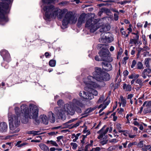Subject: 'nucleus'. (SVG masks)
Listing matches in <instances>:
<instances>
[{
  "label": "nucleus",
  "mask_w": 151,
  "mask_h": 151,
  "mask_svg": "<svg viewBox=\"0 0 151 151\" xmlns=\"http://www.w3.org/2000/svg\"><path fill=\"white\" fill-rule=\"evenodd\" d=\"M18 104H15L14 106L16 115H11L9 113L8 115V120L9 125L10 134L18 132L19 131L18 128L20 124V119H21L22 122L26 123L30 119H36L37 118L38 114V107L33 104H30L29 108L25 104H23L20 107L21 111L17 107Z\"/></svg>",
  "instance_id": "f257e3e1"
},
{
  "label": "nucleus",
  "mask_w": 151,
  "mask_h": 151,
  "mask_svg": "<svg viewBox=\"0 0 151 151\" xmlns=\"http://www.w3.org/2000/svg\"><path fill=\"white\" fill-rule=\"evenodd\" d=\"M44 11V19L46 20L55 19L57 17L61 19L64 16L62 21V25L66 26L69 23L75 24L77 20L73 13L70 12L65 13L66 10H61L55 7L53 5H43L42 6Z\"/></svg>",
  "instance_id": "f03ea898"
},
{
  "label": "nucleus",
  "mask_w": 151,
  "mask_h": 151,
  "mask_svg": "<svg viewBox=\"0 0 151 151\" xmlns=\"http://www.w3.org/2000/svg\"><path fill=\"white\" fill-rule=\"evenodd\" d=\"M93 76H89L84 78L83 82L87 83L91 82L90 84L93 87H99L100 82L102 81H108L110 79L109 75L107 73L103 72L101 69L99 68H95V71L93 73Z\"/></svg>",
  "instance_id": "7ed1b4c3"
},
{
  "label": "nucleus",
  "mask_w": 151,
  "mask_h": 151,
  "mask_svg": "<svg viewBox=\"0 0 151 151\" xmlns=\"http://www.w3.org/2000/svg\"><path fill=\"white\" fill-rule=\"evenodd\" d=\"M111 20V19L109 17H104L101 19H97L90 18L86 22L85 27L91 33L95 32L101 26L106 23V22L109 23L107 20Z\"/></svg>",
  "instance_id": "20e7f679"
},
{
  "label": "nucleus",
  "mask_w": 151,
  "mask_h": 151,
  "mask_svg": "<svg viewBox=\"0 0 151 151\" xmlns=\"http://www.w3.org/2000/svg\"><path fill=\"white\" fill-rule=\"evenodd\" d=\"M111 20V19L109 17H104L101 19H97L90 18L86 22L85 27L91 33L95 32L101 26L106 23V22L109 23L107 20Z\"/></svg>",
  "instance_id": "39448f33"
},
{
  "label": "nucleus",
  "mask_w": 151,
  "mask_h": 151,
  "mask_svg": "<svg viewBox=\"0 0 151 151\" xmlns=\"http://www.w3.org/2000/svg\"><path fill=\"white\" fill-rule=\"evenodd\" d=\"M13 0H2L0 2V24H4L8 21L5 14L9 12L10 5Z\"/></svg>",
  "instance_id": "423d86ee"
},
{
  "label": "nucleus",
  "mask_w": 151,
  "mask_h": 151,
  "mask_svg": "<svg viewBox=\"0 0 151 151\" xmlns=\"http://www.w3.org/2000/svg\"><path fill=\"white\" fill-rule=\"evenodd\" d=\"M55 113L59 119L63 120H65L66 115L68 114L73 115L75 113V110L71 104H66L62 108L57 107L55 108Z\"/></svg>",
  "instance_id": "0eeeda50"
},
{
  "label": "nucleus",
  "mask_w": 151,
  "mask_h": 151,
  "mask_svg": "<svg viewBox=\"0 0 151 151\" xmlns=\"http://www.w3.org/2000/svg\"><path fill=\"white\" fill-rule=\"evenodd\" d=\"M86 86L84 88L85 91H81L79 95L82 98L88 100H91L93 98V95L97 96L98 94L97 91L94 90L93 88H96L97 87H93L90 85L91 82H89L86 83L84 82Z\"/></svg>",
  "instance_id": "6e6552de"
},
{
  "label": "nucleus",
  "mask_w": 151,
  "mask_h": 151,
  "mask_svg": "<svg viewBox=\"0 0 151 151\" xmlns=\"http://www.w3.org/2000/svg\"><path fill=\"white\" fill-rule=\"evenodd\" d=\"M97 48L101 49V50L99 52V54L101 58V60L108 62H111L112 61V59L110 56V54L108 50V47L105 44H99L97 46Z\"/></svg>",
  "instance_id": "1a4fd4ad"
},
{
  "label": "nucleus",
  "mask_w": 151,
  "mask_h": 151,
  "mask_svg": "<svg viewBox=\"0 0 151 151\" xmlns=\"http://www.w3.org/2000/svg\"><path fill=\"white\" fill-rule=\"evenodd\" d=\"M101 36V38L99 39L101 42L110 43L114 40L113 35L109 32L103 33Z\"/></svg>",
  "instance_id": "9d476101"
},
{
  "label": "nucleus",
  "mask_w": 151,
  "mask_h": 151,
  "mask_svg": "<svg viewBox=\"0 0 151 151\" xmlns=\"http://www.w3.org/2000/svg\"><path fill=\"white\" fill-rule=\"evenodd\" d=\"M88 16L85 14H82L80 16L77 23L78 26H80L83 23L85 22V20L87 19Z\"/></svg>",
  "instance_id": "9b49d317"
},
{
  "label": "nucleus",
  "mask_w": 151,
  "mask_h": 151,
  "mask_svg": "<svg viewBox=\"0 0 151 151\" xmlns=\"http://www.w3.org/2000/svg\"><path fill=\"white\" fill-rule=\"evenodd\" d=\"M106 127V125H104L100 130L97 132V133L100 134V135L98 137V138L99 139H100L102 138L104 135L106 134L109 131V127H108L106 128V130L105 131H103V130L105 129Z\"/></svg>",
  "instance_id": "f8f14e48"
},
{
  "label": "nucleus",
  "mask_w": 151,
  "mask_h": 151,
  "mask_svg": "<svg viewBox=\"0 0 151 151\" xmlns=\"http://www.w3.org/2000/svg\"><path fill=\"white\" fill-rule=\"evenodd\" d=\"M104 62L102 63V67L103 69L106 71H109L112 69L111 65L109 63Z\"/></svg>",
  "instance_id": "ddd939ff"
},
{
  "label": "nucleus",
  "mask_w": 151,
  "mask_h": 151,
  "mask_svg": "<svg viewBox=\"0 0 151 151\" xmlns=\"http://www.w3.org/2000/svg\"><path fill=\"white\" fill-rule=\"evenodd\" d=\"M1 55L3 58L4 60H7L9 59V54L8 52L5 50H2L1 52Z\"/></svg>",
  "instance_id": "4468645a"
},
{
  "label": "nucleus",
  "mask_w": 151,
  "mask_h": 151,
  "mask_svg": "<svg viewBox=\"0 0 151 151\" xmlns=\"http://www.w3.org/2000/svg\"><path fill=\"white\" fill-rule=\"evenodd\" d=\"M151 73V69L150 68L144 69L142 73V76L144 79L146 78L147 76H149L148 74Z\"/></svg>",
  "instance_id": "2eb2a0df"
},
{
  "label": "nucleus",
  "mask_w": 151,
  "mask_h": 151,
  "mask_svg": "<svg viewBox=\"0 0 151 151\" xmlns=\"http://www.w3.org/2000/svg\"><path fill=\"white\" fill-rule=\"evenodd\" d=\"M7 124L4 122L1 123L0 126V131L2 132H6L7 129Z\"/></svg>",
  "instance_id": "dca6fc26"
},
{
  "label": "nucleus",
  "mask_w": 151,
  "mask_h": 151,
  "mask_svg": "<svg viewBox=\"0 0 151 151\" xmlns=\"http://www.w3.org/2000/svg\"><path fill=\"white\" fill-rule=\"evenodd\" d=\"M48 120L52 123H54L55 121V114L52 112L48 113Z\"/></svg>",
  "instance_id": "f3484780"
},
{
  "label": "nucleus",
  "mask_w": 151,
  "mask_h": 151,
  "mask_svg": "<svg viewBox=\"0 0 151 151\" xmlns=\"http://www.w3.org/2000/svg\"><path fill=\"white\" fill-rule=\"evenodd\" d=\"M102 26V28L100 29L99 30L101 32H106L109 30L111 28V26L109 24L105 26L103 25Z\"/></svg>",
  "instance_id": "a211bd4d"
},
{
  "label": "nucleus",
  "mask_w": 151,
  "mask_h": 151,
  "mask_svg": "<svg viewBox=\"0 0 151 151\" xmlns=\"http://www.w3.org/2000/svg\"><path fill=\"white\" fill-rule=\"evenodd\" d=\"M40 118L42 119V122L45 124H47L48 123L49 120L46 115L43 114L41 115Z\"/></svg>",
  "instance_id": "6ab92c4d"
},
{
  "label": "nucleus",
  "mask_w": 151,
  "mask_h": 151,
  "mask_svg": "<svg viewBox=\"0 0 151 151\" xmlns=\"http://www.w3.org/2000/svg\"><path fill=\"white\" fill-rule=\"evenodd\" d=\"M81 122V121H78L76 123H73L72 124L69 125L68 127L70 129H72L75 128H76L79 125Z\"/></svg>",
  "instance_id": "aec40b11"
},
{
  "label": "nucleus",
  "mask_w": 151,
  "mask_h": 151,
  "mask_svg": "<svg viewBox=\"0 0 151 151\" xmlns=\"http://www.w3.org/2000/svg\"><path fill=\"white\" fill-rule=\"evenodd\" d=\"M123 88L125 91H130L131 90L132 87L130 85L124 83L123 85Z\"/></svg>",
  "instance_id": "412c9836"
},
{
  "label": "nucleus",
  "mask_w": 151,
  "mask_h": 151,
  "mask_svg": "<svg viewBox=\"0 0 151 151\" xmlns=\"http://www.w3.org/2000/svg\"><path fill=\"white\" fill-rule=\"evenodd\" d=\"M39 146L40 148L44 151H49V148L48 147L46 146L45 145L41 143L39 145Z\"/></svg>",
  "instance_id": "4be33fe9"
},
{
  "label": "nucleus",
  "mask_w": 151,
  "mask_h": 151,
  "mask_svg": "<svg viewBox=\"0 0 151 151\" xmlns=\"http://www.w3.org/2000/svg\"><path fill=\"white\" fill-rule=\"evenodd\" d=\"M120 98L121 99V104H122V106L124 107L126 106V100L125 98H124L122 96H120Z\"/></svg>",
  "instance_id": "5701e85b"
},
{
  "label": "nucleus",
  "mask_w": 151,
  "mask_h": 151,
  "mask_svg": "<svg viewBox=\"0 0 151 151\" xmlns=\"http://www.w3.org/2000/svg\"><path fill=\"white\" fill-rule=\"evenodd\" d=\"M27 133L29 134H32L34 136L39 135L41 134V133H40V131H36L33 130L28 131L27 132Z\"/></svg>",
  "instance_id": "b1692460"
},
{
  "label": "nucleus",
  "mask_w": 151,
  "mask_h": 151,
  "mask_svg": "<svg viewBox=\"0 0 151 151\" xmlns=\"http://www.w3.org/2000/svg\"><path fill=\"white\" fill-rule=\"evenodd\" d=\"M73 101L76 104L81 107H83L84 106V105L80 102L79 100H76V99H74L73 100Z\"/></svg>",
  "instance_id": "393cba45"
},
{
  "label": "nucleus",
  "mask_w": 151,
  "mask_h": 151,
  "mask_svg": "<svg viewBox=\"0 0 151 151\" xmlns=\"http://www.w3.org/2000/svg\"><path fill=\"white\" fill-rule=\"evenodd\" d=\"M47 143L49 145H52L56 147L58 146V145L56 142L55 141L52 140L47 141Z\"/></svg>",
  "instance_id": "a878e982"
},
{
  "label": "nucleus",
  "mask_w": 151,
  "mask_h": 151,
  "mask_svg": "<svg viewBox=\"0 0 151 151\" xmlns=\"http://www.w3.org/2000/svg\"><path fill=\"white\" fill-rule=\"evenodd\" d=\"M151 60V58H146L144 61V64L146 65V67L147 68L150 67V65L149 64V61Z\"/></svg>",
  "instance_id": "bb28decb"
},
{
  "label": "nucleus",
  "mask_w": 151,
  "mask_h": 151,
  "mask_svg": "<svg viewBox=\"0 0 151 151\" xmlns=\"http://www.w3.org/2000/svg\"><path fill=\"white\" fill-rule=\"evenodd\" d=\"M108 104H107L106 105L105 104H103L100 105L98 107V108L100 109L101 107L102 108L100 110L99 113H101L106 107L107 105Z\"/></svg>",
  "instance_id": "cd10ccee"
},
{
  "label": "nucleus",
  "mask_w": 151,
  "mask_h": 151,
  "mask_svg": "<svg viewBox=\"0 0 151 151\" xmlns=\"http://www.w3.org/2000/svg\"><path fill=\"white\" fill-rule=\"evenodd\" d=\"M145 106V107L151 108V101H145L143 104L142 106Z\"/></svg>",
  "instance_id": "c85d7f7f"
},
{
  "label": "nucleus",
  "mask_w": 151,
  "mask_h": 151,
  "mask_svg": "<svg viewBox=\"0 0 151 151\" xmlns=\"http://www.w3.org/2000/svg\"><path fill=\"white\" fill-rule=\"evenodd\" d=\"M137 68L138 69L141 70L144 68L142 63L140 62L137 63Z\"/></svg>",
  "instance_id": "c756f323"
},
{
  "label": "nucleus",
  "mask_w": 151,
  "mask_h": 151,
  "mask_svg": "<svg viewBox=\"0 0 151 151\" xmlns=\"http://www.w3.org/2000/svg\"><path fill=\"white\" fill-rule=\"evenodd\" d=\"M136 83L139 84L141 86H142L143 85V82L142 80L141 79L138 78L136 81Z\"/></svg>",
  "instance_id": "7c9ffc66"
},
{
  "label": "nucleus",
  "mask_w": 151,
  "mask_h": 151,
  "mask_svg": "<svg viewBox=\"0 0 151 151\" xmlns=\"http://www.w3.org/2000/svg\"><path fill=\"white\" fill-rule=\"evenodd\" d=\"M151 112V108L145 107L144 109L143 112L145 114H147Z\"/></svg>",
  "instance_id": "2f4dec72"
},
{
  "label": "nucleus",
  "mask_w": 151,
  "mask_h": 151,
  "mask_svg": "<svg viewBox=\"0 0 151 151\" xmlns=\"http://www.w3.org/2000/svg\"><path fill=\"white\" fill-rule=\"evenodd\" d=\"M55 0H42V2L44 4H50L54 2Z\"/></svg>",
  "instance_id": "473e14b6"
},
{
  "label": "nucleus",
  "mask_w": 151,
  "mask_h": 151,
  "mask_svg": "<svg viewBox=\"0 0 151 151\" xmlns=\"http://www.w3.org/2000/svg\"><path fill=\"white\" fill-rule=\"evenodd\" d=\"M56 64V61L54 60H51L49 62V65L51 67H54Z\"/></svg>",
  "instance_id": "72a5a7b5"
},
{
  "label": "nucleus",
  "mask_w": 151,
  "mask_h": 151,
  "mask_svg": "<svg viewBox=\"0 0 151 151\" xmlns=\"http://www.w3.org/2000/svg\"><path fill=\"white\" fill-rule=\"evenodd\" d=\"M107 142L108 140L107 139H104L100 140V143L101 145H103L107 144Z\"/></svg>",
  "instance_id": "f704fd0d"
},
{
  "label": "nucleus",
  "mask_w": 151,
  "mask_h": 151,
  "mask_svg": "<svg viewBox=\"0 0 151 151\" xmlns=\"http://www.w3.org/2000/svg\"><path fill=\"white\" fill-rule=\"evenodd\" d=\"M95 109L96 108H88L86 110L85 112L86 114L90 113L94 111Z\"/></svg>",
  "instance_id": "c9c22d12"
},
{
  "label": "nucleus",
  "mask_w": 151,
  "mask_h": 151,
  "mask_svg": "<svg viewBox=\"0 0 151 151\" xmlns=\"http://www.w3.org/2000/svg\"><path fill=\"white\" fill-rule=\"evenodd\" d=\"M70 145L72 147V149L74 150L76 149L78 147L76 143L71 142Z\"/></svg>",
  "instance_id": "e433bc0d"
},
{
  "label": "nucleus",
  "mask_w": 151,
  "mask_h": 151,
  "mask_svg": "<svg viewBox=\"0 0 151 151\" xmlns=\"http://www.w3.org/2000/svg\"><path fill=\"white\" fill-rule=\"evenodd\" d=\"M116 113L115 112L113 113L111 115V117H113V120L114 121H115L117 119V117L115 116Z\"/></svg>",
  "instance_id": "4c0bfd02"
},
{
  "label": "nucleus",
  "mask_w": 151,
  "mask_h": 151,
  "mask_svg": "<svg viewBox=\"0 0 151 151\" xmlns=\"http://www.w3.org/2000/svg\"><path fill=\"white\" fill-rule=\"evenodd\" d=\"M116 148V147L115 146H111L108 148L107 150L109 151H111L115 150Z\"/></svg>",
  "instance_id": "58836bf2"
},
{
  "label": "nucleus",
  "mask_w": 151,
  "mask_h": 151,
  "mask_svg": "<svg viewBox=\"0 0 151 151\" xmlns=\"http://www.w3.org/2000/svg\"><path fill=\"white\" fill-rule=\"evenodd\" d=\"M137 64V62L135 60H133L132 63V64L131 66V67L132 68H133Z\"/></svg>",
  "instance_id": "ea45409f"
},
{
  "label": "nucleus",
  "mask_w": 151,
  "mask_h": 151,
  "mask_svg": "<svg viewBox=\"0 0 151 151\" xmlns=\"http://www.w3.org/2000/svg\"><path fill=\"white\" fill-rule=\"evenodd\" d=\"M137 146L140 147H142L143 146V141H140L137 144Z\"/></svg>",
  "instance_id": "a19ab883"
},
{
  "label": "nucleus",
  "mask_w": 151,
  "mask_h": 151,
  "mask_svg": "<svg viewBox=\"0 0 151 151\" xmlns=\"http://www.w3.org/2000/svg\"><path fill=\"white\" fill-rule=\"evenodd\" d=\"M137 42V40H135V39H132L130 40V43L132 44L134 43L135 44H136Z\"/></svg>",
  "instance_id": "79ce46f5"
},
{
  "label": "nucleus",
  "mask_w": 151,
  "mask_h": 151,
  "mask_svg": "<svg viewBox=\"0 0 151 151\" xmlns=\"http://www.w3.org/2000/svg\"><path fill=\"white\" fill-rule=\"evenodd\" d=\"M63 101L62 100H60L57 102V104L59 106H60L63 105Z\"/></svg>",
  "instance_id": "37998d69"
},
{
  "label": "nucleus",
  "mask_w": 151,
  "mask_h": 151,
  "mask_svg": "<svg viewBox=\"0 0 151 151\" xmlns=\"http://www.w3.org/2000/svg\"><path fill=\"white\" fill-rule=\"evenodd\" d=\"M101 150L100 148L99 147H97L95 148H93L90 151H99Z\"/></svg>",
  "instance_id": "c03bdc74"
},
{
  "label": "nucleus",
  "mask_w": 151,
  "mask_h": 151,
  "mask_svg": "<svg viewBox=\"0 0 151 151\" xmlns=\"http://www.w3.org/2000/svg\"><path fill=\"white\" fill-rule=\"evenodd\" d=\"M128 59V57H124L123 60H122V63H123L124 64H125L126 63V61Z\"/></svg>",
  "instance_id": "a18cd8bd"
},
{
  "label": "nucleus",
  "mask_w": 151,
  "mask_h": 151,
  "mask_svg": "<svg viewBox=\"0 0 151 151\" xmlns=\"http://www.w3.org/2000/svg\"><path fill=\"white\" fill-rule=\"evenodd\" d=\"M104 100V97L103 96H102L100 98L99 100L98 101V103H101Z\"/></svg>",
  "instance_id": "49530a36"
},
{
  "label": "nucleus",
  "mask_w": 151,
  "mask_h": 151,
  "mask_svg": "<svg viewBox=\"0 0 151 151\" xmlns=\"http://www.w3.org/2000/svg\"><path fill=\"white\" fill-rule=\"evenodd\" d=\"M86 138V136L83 135L82 137V139L81 140V143L82 145L84 144L85 143V139Z\"/></svg>",
  "instance_id": "de8ad7c7"
},
{
  "label": "nucleus",
  "mask_w": 151,
  "mask_h": 151,
  "mask_svg": "<svg viewBox=\"0 0 151 151\" xmlns=\"http://www.w3.org/2000/svg\"><path fill=\"white\" fill-rule=\"evenodd\" d=\"M136 144V142H132L129 143L127 147L128 148H129L131 147L132 145Z\"/></svg>",
  "instance_id": "09e8293b"
},
{
  "label": "nucleus",
  "mask_w": 151,
  "mask_h": 151,
  "mask_svg": "<svg viewBox=\"0 0 151 151\" xmlns=\"http://www.w3.org/2000/svg\"><path fill=\"white\" fill-rule=\"evenodd\" d=\"M139 32H137V34H136V35H135V37L134 38L135 40H136L138 41L139 39Z\"/></svg>",
  "instance_id": "8fccbe9b"
},
{
  "label": "nucleus",
  "mask_w": 151,
  "mask_h": 151,
  "mask_svg": "<svg viewBox=\"0 0 151 151\" xmlns=\"http://www.w3.org/2000/svg\"><path fill=\"white\" fill-rule=\"evenodd\" d=\"M118 141V140H117L116 139H111L110 140V142H113L114 143L117 142Z\"/></svg>",
  "instance_id": "3c124183"
},
{
  "label": "nucleus",
  "mask_w": 151,
  "mask_h": 151,
  "mask_svg": "<svg viewBox=\"0 0 151 151\" xmlns=\"http://www.w3.org/2000/svg\"><path fill=\"white\" fill-rule=\"evenodd\" d=\"M114 19L115 21H117L118 19V16L117 14H114Z\"/></svg>",
  "instance_id": "603ef678"
},
{
  "label": "nucleus",
  "mask_w": 151,
  "mask_h": 151,
  "mask_svg": "<svg viewBox=\"0 0 151 151\" xmlns=\"http://www.w3.org/2000/svg\"><path fill=\"white\" fill-rule=\"evenodd\" d=\"M15 135H8V136H6L5 137V139H11V138L14 136Z\"/></svg>",
  "instance_id": "864d4df0"
},
{
  "label": "nucleus",
  "mask_w": 151,
  "mask_h": 151,
  "mask_svg": "<svg viewBox=\"0 0 151 151\" xmlns=\"http://www.w3.org/2000/svg\"><path fill=\"white\" fill-rule=\"evenodd\" d=\"M143 48L145 49L144 50L145 51H147L150 50V48L149 47L147 46V45L145 46Z\"/></svg>",
  "instance_id": "5fc2aeb1"
},
{
  "label": "nucleus",
  "mask_w": 151,
  "mask_h": 151,
  "mask_svg": "<svg viewBox=\"0 0 151 151\" xmlns=\"http://www.w3.org/2000/svg\"><path fill=\"white\" fill-rule=\"evenodd\" d=\"M144 147L146 149L149 150H150L151 148V146L150 145H145Z\"/></svg>",
  "instance_id": "6e6d98bb"
},
{
  "label": "nucleus",
  "mask_w": 151,
  "mask_h": 151,
  "mask_svg": "<svg viewBox=\"0 0 151 151\" xmlns=\"http://www.w3.org/2000/svg\"><path fill=\"white\" fill-rule=\"evenodd\" d=\"M124 75L125 76H126L128 75L129 72L127 70H125L123 73Z\"/></svg>",
  "instance_id": "4d7b16f0"
},
{
  "label": "nucleus",
  "mask_w": 151,
  "mask_h": 151,
  "mask_svg": "<svg viewBox=\"0 0 151 151\" xmlns=\"http://www.w3.org/2000/svg\"><path fill=\"white\" fill-rule=\"evenodd\" d=\"M128 142L126 141L124 143H122V145H123V147L124 148H126L127 147V145Z\"/></svg>",
  "instance_id": "13d9d810"
},
{
  "label": "nucleus",
  "mask_w": 151,
  "mask_h": 151,
  "mask_svg": "<svg viewBox=\"0 0 151 151\" xmlns=\"http://www.w3.org/2000/svg\"><path fill=\"white\" fill-rule=\"evenodd\" d=\"M58 132H56V133L54 132H51L48 133V134L50 135H53L56 134Z\"/></svg>",
  "instance_id": "bf43d9fd"
},
{
  "label": "nucleus",
  "mask_w": 151,
  "mask_h": 151,
  "mask_svg": "<svg viewBox=\"0 0 151 151\" xmlns=\"http://www.w3.org/2000/svg\"><path fill=\"white\" fill-rule=\"evenodd\" d=\"M133 96V94H130L128 95L127 99H131Z\"/></svg>",
  "instance_id": "052dcab7"
},
{
  "label": "nucleus",
  "mask_w": 151,
  "mask_h": 151,
  "mask_svg": "<svg viewBox=\"0 0 151 151\" xmlns=\"http://www.w3.org/2000/svg\"><path fill=\"white\" fill-rule=\"evenodd\" d=\"M76 120V119H71V120H70V121H69L68 122H67L66 123V124H67L68 123L73 122Z\"/></svg>",
  "instance_id": "680f3d73"
},
{
  "label": "nucleus",
  "mask_w": 151,
  "mask_h": 151,
  "mask_svg": "<svg viewBox=\"0 0 151 151\" xmlns=\"http://www.w3.org/2000/svg\"><path fill=\"white\" fill-rule=\"evenodd\" d=\"M75 110L78 113H80L81 112V110L79 108H77Z\"/></svg>",
  "instance_id": "e2e57ef3"
},
{
  "label": "nucleus",
  "mask_w": 151,
  "mask_h": 151,
  "mask_svg": "<svg viewBox=\"0 0 151 151\" xmlns=\"http://www.w3.org/2000/svg\"><path fill=\"white\" fill-rule=\"evenodd\" d=\"M126 118L127 119V121L129 122L130 120V117L129 116V114H127L126 116Z\"/></svg>",
  "instance_id": "0e129e2a"
},
{
  "label": "nucleus",
  "mask_w": 151,
  "mask_h": 151,
  "mask_svg": "<svg viewBox=\"0 0 151 151\" xmlns=\"http://www.w3.org/2000/svg\"><path fill=\"white\" fill-rule=\"evenodd\" d=\"M95 60H97V61H100V60H101V59H100L99 57V56H96L95 57Z\"/></svg>",
  "instance_id": "69168bd1"
},
{
  "label": "nucleus",
  "mask_w": 151,
  "mask_h": 151,
  "mask_svg": "<svg viewBox=\"0 0 151 151\" xmlns=\"http://www.w3.org/2000/svg\"><path fill=\"white\" fill-rule=\"evenodd\" d=\"M124 111V109L123 108H121L120 110L119 111L118 113L121 114Z\"/></svg>",
  "instance_id": "338daca9"
},
{
  "label": "nucleus",
  "mask_w": 151,
  "mask_h": 151,
  "mask_svg": "<svg viewBox=\"0 0 151 151\" xmlns=\"http://www.w3.org/2000/svg\"><path fill=\"white\" fill-rule=\"evenodd\" d=\"M139 75L138 74H134V78L135 79H137L139 77Z\"/></svg>",
  "instance_id": "774afa93"
}]
</instances>
